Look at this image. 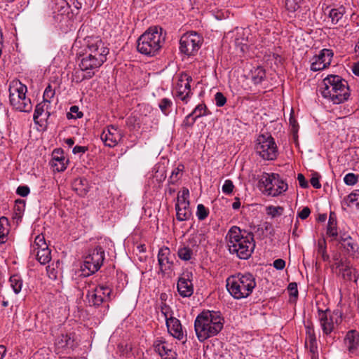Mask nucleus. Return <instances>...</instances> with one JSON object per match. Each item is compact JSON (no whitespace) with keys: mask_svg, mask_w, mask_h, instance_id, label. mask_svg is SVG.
Listing matches in <instances>:
<instances>
[{"mask_svg":"<svg viewBox=\"0 0 359 359\" xmlns=\"http://www.w3.org/2000/svg\"><path fill=\"white\" fill-rule=\"evenodd\" d=\"M86 54L92 55L95 58H102V63L107 60L109 53V48L98 36H88L86 38Z\"/></svg>","mask_w":359,"mask_h":359,"instance_id":"11","label":"nucleus"},{"mask_svg":"<svg viewBox=\"0 0 359 359\" xmlns=\"http://www.w3.org/2000/svg\"><path fill=\"white\" fill-rule=\"evenodd\" d=\"M83 115V113L79 111V107L74 105L70 107V111L67 114V117L68 119L80 118Z\"/></svg>","mask_w":359,"mask_h":359,"instance_id":"48","label":"nucleus"},{"mask_svg":"<svg viewBox=\"0 0 359 359\" xmlns=\"http://www.w3.org/2000/svg\"><path fill=\"white\" fill-rule=\"evenodd\" d=\"M189 191L187 188L184 187L182 190L178 193L175 205L189 206Z\"/></svg>","mask_w":359,"mask_h":359,"instance_id":"35","label":"nucleus"},{"mask_svg":"<svg viewBox=\"0 0 359 359\" xmlns=\"http://www.w3.org/2000/svg\"><path fill=\"white\" fill-rule=\"evenodd\" d=\"M311 213V210L309 207H304L299 213L298 217L302 219H306L308 218Z\"/></svg>","mask_w":359,"mask_h":359,"instance_id":"61","label":"nucleus"},{"mask_svg":"<svg viewBox=\"0 0 359 359\" xmlns=\"http://www.w3.org/2000/svg\"><path fill=\"white\" fill-rule=\"evenodd\" d=\"M326 241L324 238L318 241V254L321 256L323 261L329 260V255L327 253Z\"/></svg>","mask_w":359,"mask_h":359,"instance_id":"41","label":"nucleus"},{"mask_svg":"<svg viewBox=\"0 0 359 359\" xmlns=\"http://www.w3.org/2000/svg\"><path fill=\"white\" fill-rule=\"evenodd\" d=\"M341 245L346 250V251L351 255H355L357 251V244L353 242L351 237L350 238V241H345Z\"/></svg>","mask_w":359,"mask_h":359,"instance_id":"47","label":"nucleus"},{"mask_svg":"<svg viewBox=\"0 0 359 359\" xmlns=\"http://www.w3.org/2000/svg\"><path fill=\"white\" fill-rule=\"evenodd\" d=\"M347 200L349 203H356V205H359V190H355L347 196Z\"/></svg>","mask_w":359,"mask_h":359,"instance_id":"56","label":"nucleus"},{"mask_svg":"<svg viewBox=\"0 0 359 359\" xmlns=\"http://www.w3.org/2000/svg\"><path fill=\"white\" fill-rule=\"evenodd\" d=\"M259 187L262 191L272 196H277L287 190L288 186L276 173H264L259 181Z\"/></svg>","mask_w":359,"mask_h":359,"instance_id":"7","label":"nucleus"},{"mask_svg":"<svg viewBox=\"0 0 359 359\" xmlns=\"http://www.w3.org/2000/svg\"><path fill=\"white\" fill-rule=\"evenodd\" d=\"M177 255L182 260L189 261L192 258L193 250L188 246H184L178 249Z\"/></svg>","mask_w":359,"mask_h":359,"instance_id":"40","label":"nucleus"},{"mask_svg":"<svg viewBox=\"0 0 359 359\" xmlns=\"http://www.w3.org/2000/svg\"><path fill=\"white\" fill-rule=\"evenodd\" d=\"M104 259V249L97 245L95 248L90 250L88 255L85 257L83 264L81 266L83 273L88 271L86 273H83L84 276H88L97 271L103 264Z\"/></svg>","mask_w":359,"mask_h":359,"instance_id":"8","label":"nucleus"},{"mask_svg":"<svg viewBox=\"0 0 359 359\" xmlns=\"http://www.w3.org/2000/svg\"><path fill=\"white\" fill-rule=\"evenodd\" d=\"M27 86L20 81H13L9 87V101L11 105L17 111L29 112L32 104L29 98L26 97Z\"/></svg>","mask_w":359,"mask_h":359,"instance_id":"6","label":"nucleus"},{"mask_svg":"<svg viewBox=\"0 0 359 359\" xmlns=\"http://www.w3.org/2000/svg\"><path fill=\"white\" fill-rule=\"evenodd\" d=\"M176 218L178 221H187L191 215L189 206L175 205Z\"/></svg>","mask_w":359,"mask_h":359,"instance_id":"27","label":"nucleus"},{"mask_svg":"<svg viewBox=\"0 0 359 359\" xmlns=\"http://www.w3.org/2000/svg\"><path fill=\"white\" fill-rule=\"evenodd\" d=\"M316 339L313 327L309 326L306 327V342L316 343Z\"/></svg>","mask_w":359,"mask_h":359,"instance_id":"51","label":"nucleus"},{"mask_svg":"<svg viewBox=\"0 0 359 359\" xmlns=\"http://www.w3.org/2000/svg\"><path fill=\"white\" fill-rule=\"evenodd\" d=\"M161 311L162 314L163 315V316L165 317V321L170 316H172V313H171L172 311H170V308L168 306H167L166 304H163V306H161Z\"/></svg>","mask_w":359,"mask_h":359,"instance_id":"60","label":"nucleus"},{"mask_svg":"<svg viewBox=\"0 0 359 359\" xmlns=\"http://www.w3.org/2000/svg\"><path fill=\"white\" fill-rule=\"evenodd\" d=\"M103 65L102 58H95L92 55H83L79 63V67L82 72H95Z\"/></svg>","mask_w":359,"mask_h":359,"instance_id":"18","label":"nucleus"},{"mask_svg":"<svg viewBox=\"0 0 359 359\" xmlns=\"http://www.w3.org/2000/svg\"><path fill=\"white\" fill-rule=\"evenodd\" d=\"M215 100L216 105L217 107H222L226 102V98L225 96L220 92H218L215 95Z\"/></svg>","mask_w":359,"mask_h":359,"instance_id":"55","label":"nucleus"},{"mask_svg":"<svg viewBox=\"0 0 359 359\" xmlns=\"http://www.w3.org/2000/svg\"><path fill=\"white\" fill-rule=\"evenodd\" d=\"M319 177L320 176L316 173L313 175L310 180L311 184L316 189H320L321 187V184L319 182Z\"/></svg>","mask_w":359,"mask_h":359,"instance_id":"59","label":"nucleus"},{"mask_svg":"<svg viewBox=\"0 0 359 359\" xmlns=\"http://www.w3.org/2000/svg\"><path fill=\"white\" fill-rule=\"evenodd\" d=\"M14 206V217L15 219H21L25 208V201L22 199H17Z\"/></svg>","mask_w":359,"mask_h":359,"instance_id":"36","label":"nucleus"},{"mask_svg":"<svg viewBox=\"0 0 359 359\" xmlns=\"http://www.w3.org/2000/svg\"><path fill=\"white\" fill-rule=\"evenodd\" d=\"M344 183L349 186L355 184L358 181V175L354 173H348L344 178Z\"/></svg>","mask_w":359,"mask_h":359,"instance_id":"50","label":"nucleus"},{"mask_svg":"<svg viewBox=\"0 0 359 359\" xmlns=\"http://www.w3.org/2000/svg\"><path fill=\"white\" fill-rule=\"evenodd\" d=\"M162 31L163 29L160 27H149L138 38L137 50L145 55H155L165 42V36L162 35Z\"/></svg>","mask_w":359,"mask_h":359,"instance_id":"5","label":"nucleus"},{"mask_svg":"<svg viewBox=\"0 0 359 359\" xmlns=\"http://www.w3.org/2000/svg\"><path fill=\"white\" fill-rule=\"evenodd\" d=\"M226 287L229 294L236 299L246 298L256 286L255 278L250 273H238L229 277Z\"/></svg>","mask_w":359,"mask_h":359,"instance_id":"4","label":"nucleus"},{"mask_svg":"<svg viewBox=\"0 0 359 359\" xmlns=\"http://www.w3.org/2000/svg\"><path fill=\"white\" fill-rule=\"evenodd\" d=\"M209 215V210L203 204L197 205L196 216L201 221L204 220Z\"/></svg>","mask_w":359,"mask_h":359,"instance_id":"46","label":"nucleus"},{"mask_svg":"<svg viewBox=\"0 0 359 359\" xmlns=\"http://www.w3.org/2000/svg\"><path fill=\"white\" fill-rule=\"evenodd\" d=\"M251 74L252 81L256 85L261 83L266 78V72L261 67H257L252 70Z\"/></svg>","mask_w":359,"mask_h":359,"instance_id":"30","label":"nucleus"},{"mask_svg":"<svg viewBox=\"0 0 359 359\" xmlns=\"http://www.w3.org/2000/svg\"><path fill=\"white\" fill-rule=\"evenodd\" d=\"M327 234L333 238V239H337L338 236L337 228V220L334 213H330V218L328 221V224L327 227Z\"/></svg>","mask_w":359,"mask_h":359,"instance_id":"29","label":"nucleus"},{"mask_svg":"<svg viewBox=\"0 0 359 359\" xmlns=\"http://www.w3.org/2000/svg\"><path fill=\"white\" fill-rule=\"evenodd\" d=\"M202 41V37L196 32H188L181 37L180 49L185 55H194L201 48Z\"/></svg>","mask_w":359,"mask_h":359,"instance_id":"10","label":"nucleus"},{"mask_svg":"<svg viewBox=\"0 0 359 359\" xmlns=\"http://www.w3.org/2000/svg\"><path fill=\"white\" fill-rule=\"evenodd\" d=\"M323 97L330 100L334 104L342 103L350 96L347 81L338 75H328L323 79Z\"/></svg>","mask_w":359,"mask_h":359,"instance_id":"3","label":"nucleus"},{"mask_svg":"<svg viewBox=\"0 0 359 359\" xmlns=\"http://www.w3.org/2000/svg\"><path fill=\"white\" fill-rule=\"evenodd\" d=\"M59 348L74 349L77 344L72 334H61L55 342Z\"/></svg>","mask_w":359,"mask_h":359,"instance_id":"24","label":"nucleus"},{"mask_svg":"<svg viewBox=\"0 0 359 359\" xmlns=\"http://www.w3.org/2000/svg\"><path fill=\"white\" fill-rule=\"evenodd\" d=\"M346 343L348 344V349L353 352L359 344V334L355 330L348 331L345 338Z\"/></svg>","mask_w":359,"mask_h":359,"instance_id":"26","label":"nucleus"},{"mask_svg":"<svg viewBox=\"0 0 359 359\" xmlns=\"http://www.w3.org/2000/svg\"><path fill=\"white\" fill-rule=\"evenodd\" d=\"M166 325L168 332L178 340H182L184 338L182 326L180 321L172 316H170L166 320Z\"/></svg>","mask_w":359,"mask_h":359,"instance_id":"19","label":"nucleus"},{"mask_svg":"<svg viewBox=\"0 0 359 359\" xmlns=\"http://www.w3.org/2000/svg\"><path fill=\"white\" fill-rule=\"evenodd\" d=\"M346 13V8L343 6H340L337 8H331L329 11L328 18L330 19L332 25H337L339 27H343L346 22V17L344 14Z\"/></svg>","mask_w":359,"mask_h":359,"instance_id":"21","label":"nucleus"},{"mask_svg":"<svg viewBox=\"0 0 359 359\" xmlns=\"http://www.w3.org/2000/svg\"><path fill=\"white\" fill-rule=\"evenodd\" d=\"M183 165H179L177 168H175L170 177V182L172 184H175L180 179V174L182 171Z\"/></svg>","mask_w":359,"mask_h":359,"instance_id":"53","label":"nucleus"},{"mask_svg":"<svg viewBox=\"0 0 359 359\" xmlns=\"http://www.w3.org/2000/svg\"><path fill=\"white\" fill-rule=\"evenodd\" d=\"M259 230H261L259 239H262L265 236V233L271 236H273L275 234L273 226L272 224L269 222H264L262 225H258V231Z\"/></svg>","mask_w":359,"mask_h":359,"instance_id":"32","label":"nucleus"},{"mask_svg":"<svg viewBox=\"0 0 359 359\" xmlns=\"http://www.w3.org/2000/svg\"><path fill=\"white\" fill-rule=\"evenodd\" d=\"M68 160L64 156L63 151L55 149L53 152L51 165L57 172H62L67 168Z\"/></svg>","mask_w":359,"mask_h":359,"instance_id":"20","label":"nucleus"},{"mask_svg":"<svg viewBox=\"0 0 359 359\" xmlns=\"http://www.w3.org/2000/svg\"><path fill=\"white\" fill-rule=\"evenodd\" d=\"M72 189L80 196H85L89 191L88 182L86 178L75 179L72 184Z\"/></svg>","mask_w":359,"mask_h":359,"instance_id":"23","label":"nucleus"},{"mask_svg":"<svg viewBox=\"0 0 359 359\" xmlns=\"http://www.w3.org/2000/svg\"><path fill=\"white\" fill-rule=\"evenodd\" d=\"M175 255H172L168 247L161 248L158 253V262L162 273L171 270L174 264Z\"/></svg>","mask_w":359,"mask_h":359,"instance_id":"17","label":"nucleus"},{"mask_svg":"<svg viewBox=\"0 0 359 359\" xmlns=\"http://www.w3.org/2000/svg\"><path fill=\"white\" fill-rule=\"evenodd\" d=\"M333 55V51L330 49L324 48L321 50L318 55L313 56L311 59V70L318 72L329 67Z\"/></svg>","mask_w":359,"mask_h":359,"instance_id":"14","label":"nucleus"},{"mask_svg":"<svg viewBox=\"0 0 359 359\" xmlns=\"http://www.w3.org/2000/svg\"><path fill=\"white\" fill-rule=\"evenodd\" d=\"M48 248L45 238L43 235H38L34 240V243L33 245V250L36 251L38 249L46 248Z\"/></svg>","mask_w":359,"mask_h":359,"instance_id":"44","label":"nucleus"},{"mask_svg":"<svg viewBox=\"0 0 359 359\" xmlns=\"http://www.w3.org/2000/svg\"><path fill=\"white\" fill-rule=\"evenodd\" d=\"M287 290L290 292V296L297 297L298 296V290H297V284L294 282L290 283L288 285Z\"/></svg>","mask_w":359,"mask_h":359,"instance_id":"57","label":"nucleus"},{"mask_svg":"<svg viewBox=\"0 0 359 359\" xmlns=\"http://www.w3.org/2000/svg\"><path fill=\"white\" fill-rule=\"evenodd\" d=\"M111 292L112 290L110 287L99 285L93 287L92 291L88 290L86 296L90 304L95 306H99L103 302L111 300Z\"/></svg>","mask_w":359,"mask_h":359,"instance_id":"12","label":"nucleus"},{"mask_svg":"<svg viewBox=\"0 0 359 359\" xmlns=\"http://www.w3.org/2000/svg\"><path fill=\"white\" fill-rule=\"evenodd\" d=\"M9 221L6 217H0V244L5 243L6 237L9 232Z\"/></svg>","mask_w":359,"mask_h":359,"instance_id":"28","label":"nucleus"},{"mask_svg":"<svg viewBox=\"0 0 359 359\" xmlns=\"http://www.w3.org/2000/svg\"><path fill=\"white\" fill-rule=\"evenodd\" d=\"M155 351L163 359H176L177 353L168 348L165 341H158L154 345Z\"/></svg>","mask_w":359,"mask_h":359,"instance_id":"25","label":"nucleus"},{"mask_svg":"<svg viewBox=\"0 0 359 359\" xmlns=\"http://www.w3.org/2000/svg\"><path fill=\"white\" fill-rule=\"evenodd\" d=\"M273 266L278 270H282L285 266V262L282 259H277L273 262Z\"/></svg>","mask_w":359,"mask_h":359,"instance_id":"62","label":"nucleus"},{"mask_svg":"<svg viewBox=\"0 0 359 359\" xmlns=\"http://www.w3.org/2000/svg\"><path fill=\"white\" fill-rule=\"evenodd\" d=\"M9 282L14 292L18 294L22 287V280L21 277L18 274H14L10 277Z\"/></svg>","mask_w":359,"mask_h":359,"instance_id":"33","label":"nucleus"},{"mask_svg":"<svg viewBox=\"0 0 359 359\" xmlns=\"http://www.w3.org/2000/svg\"><path fill=\"white\" fill-rule=\"evenodd\" d=\"M172 102L168 98H163L158 104L161 111L163 114L168 115L169 114V109L172 107Z\"/></svg>","mask_w":359,"mask_h":359,"instance_id":"43","label":"nucleus"},{"mask_svg":"<svg viewBox=\"0 0 359 359\" xmlns=\"http://www.w3.org/2000/svg\"><path fill=\"white\" fill-rule=\"evenodd\" d=\"M233 188L234 185L232 181L226 180L222 186V191L226 194H231L233 192Z\"/></svg>","mask_w":359,"mask_h":359,"instance_id":"54","label":"nucleus"},{"mask_svg":"<svg viewBox=\"0 0 359 359\" xmlns=\"http://www.w3.org/2000/svg\"><path fill=\"white\" fill-rule=\"evenodd\" d=\"M176 97L185 103H187L189 99V94L184 93V83H181L179 79L176 85Z\"/></svg>","mask_w":359,"mask_h":359,"instance_id":"38","label":"nucleus"},{"mask_svg":"<svg viewBox=\"0 0 359 359\" xmlns=\"http://www.w3.org/2000/svg\"><path fill=\"white\" fill-rule=\"evenodd\" d=\"M255 150L264 160H273L278 155V148L274 139L267 133L258 136Z\"/></svg>","mask_w":359,"mask_h":359,"instance_id":"9","label":"nucleus"},{"mask_svg":"<svg viewBox=\"0 0 359 359\" xmlns=\"http://www.w3.org/2000/svg\"><path fill=\"white\" fill-rule=\"evenodd\" d=\"M46 103V102H44V101H43L42 102L36 104L33 116V118L35 123H38V118L44 112Z\"/></svg>","mask_w":359,"mask_h":359,"instance_id":"49","label":"nucleus"},{"mask_svg":"<svg viewBox=\"0 0 359 359\" xmlns=\"http://www.w3.org/2000/svg\"><path fill=\"white\" fill-rule=\"evenodd\" d=\"M248 31L245 29L236 28L234 35L235 46L240 49L242 53L245 52L248 48Z\"/></svg>","mask_w":359,"mask_h":359,"instance_id":"22","label":"nucleus"},{"mask_svg":"<svg viewBox=\"0 0 359 359\" xmlns=\"http://www.w3.org/2000/svg\"><path fill=\"white\" fill-rule=\"evenodd\" d=\"M123 137L122 131L112 125L104 129L101 134L102 140L109 147H115L121 140Z\"/></svg>","mask_w":359,"mask_h":359,"instance_id":"15","label":"nucleus"},{"mask_svg":"<svg viewBox=\"0 0 359 359\" xmlns=\"http://www.w3.org/2000/svg\"><path fill=\"white\" fill-rule=\"evenodd\" d=\"M207 114V107L204 104H199L197 105L194 111L188 115V118H191V117L196 118V120L201 116H205Z\"/></svg>","mask_w":359,"mask_h":359,"instance_id":"39","label":"nucleus"},{"mask_svg":"<svg viewBox=\"0 0 359 359\" xmlns=\"http://www.w3.org/2000/svg\"><path fill=\"white\" fill-rule=\"evenodd\" d=\"M36 251V259L41 264H46L50 261V250L48 248L38 249Z\"/></svg>","mask_w":359,"mask_h":359,"instance_id":"31","label":"nucleus"},{"mask_svg":"<svg viewBox=\"0 0 359 359\" xmlns=\"http://www.w3.org/2000/svg\"><path fill=\"white\" fill-rule=\"evenodd\" d=\"M266 211L268 215L271 216V217L274 218L278 216L282 215L284 211V208L281 206H273L269 205L266 208Z\"/></svg>","mask_w":359,"mask_h":359,"instance_id":"42","label":"nucleus"},{"mask_svg":"<svg viewBox=\"0 0 359 359\" xmlns=\"http://www.w3.org/2000/svg\"><path fill=\"white\" fill-rule=\"evenodd\" d=\"M329 310H318V316L323 332L325 334H330L335 328V325L341 322V315L338 312H333L332 315L328 316Z\"/></svg>","mask_w":359,"mask_h":359,"instance_id":"13","label":"nucleus"},{"mask_svg":"<svg viewBox=\"0 0 359 359\" xmlns=\"http://www.w3.org/2000/svg\"><path fill=\"white\" fill-rule=\"evenodd\" d=\"M226 238L229 252L231 254H236L240 259H248L255 250V242L253 233L249 232L244 235L242 230L236 226L230 228Z\"/></svg>","mask_w":359,"mask_h":359,"instance_id":"1","label":"nucleus"},{"mask_svg":"<svg viewBox=\"0 0 359 359\" xmlns=\"http://www.w3.org/2000/svg\"><path fill=\"white\" fill-rule=\"evenodd\" d=\"M297 180L299 181V186L302 188H307L309 187L308 182L303 174L299 173L297 175Z\"/></svg>","mask_w":359,"mask_h":359,"instance_id":"63","label":"nucleus"},{"mask_svg":"<svg viewBox=\"0 0 359 359\" xmlns=\"http://www.w3.org/2000/svg\"><path fill=\"white\" fill-rule=\"evenodd\" d=\"M191 272L183 273L177 281V291L182 297H189L194 292V285L191 281Z\"/></svg>","mask_w":359,"mask_h":359,"instance_id":"16","label":"nucleus"},{"mask_svg":"<svg viewBox=\"0 0 359 359\" xmlns=\"http://www.w3.org/2000/svg\"><path fill=\"white\" fill-rule=\"evenodd\" d=\"M29 188L27 186H20L17 188L16 194L20 196L25 197L29 194Z\"/></svg>","mask_w":359,"mask_h":359,"instance_id":"58","label":"nucleus"},{"mask_svg":"<svg viewBox=\"0 0 359 359\" xmlns=\"http://www.w3.org/2000/svg\"><path fill=\"white\" fill-rule=\"evenodd\" d=\"M350 238H351V236H349L348 234H347L346 233H341L339 238L337 236V239H335V240L337 241L339 243L342 244L345 241H350Z\"/></svg>","mask_w":359,"mask_h":359,"instance_id":"64","label":"nucleus"},{"mask_svg":"<svg viewBox=\"0 0 359 359\" xmlns=\"http://www.w3.org/2000/svg\"><path fill=\"white\" fill-rule=\"evenodd\" d=\"M95 75V72L88 71L82 72L81 69L76 70L73 74V79L76 83H80L86 79H90Z\"/></svg>","mask_w":359,"mask_h":359,"instance_id":"34","label":"nucleus"},{"mask_svg":"<svg viewBox=\"0 0 359 359\" xmlns=\"http://www.w3.org/2000/svg\"><path fill=\"white\" fill-rule=\"evenodd\" d=\"M302 0H285V7L290 12H294L300 8Z\"/></svg>","mask_w":359,"mask_h":359,"instance_id":"45","label":"nucleus"},{"mask_svg":"<svg viewBox=\"0 0 359 359\" xmlns=\"http://www.w3.org/2000/svg\"><path fill=\"white\" fill-rule=\"evenodd\" d=\"M55 95V90L52 88V86L49 84L45 89L43 93V98L44 102L50 103V99L52 98Z\"/></svg>","mask_w":359,"mask_h":359,"instance_id":"52","label":"nucleus"},{"mask_svg":"<svg viewBox=\"0 0 359 359\" xmlns=\"http://www.w3.org/2000/svg\"><path fill=\"white\" fill-rule=\"evenodd\" d=\"M223 325V318L213 311L201 312L194 322L196 334L200 341L217 335L222 330Z\"/></svg>","mask_w":359,"mask_h":359,"instance_id":"2","label":"nucleus"},{"mask_svg":"<svg viewBox=\"0 0 359 359\" xmlns=\"http://www.w3.org/2000/svg\"><path fill=\"white\" fill-rule=\"evenodd\" d=\"M179 79L181 83H184V93L189 94L190 97L192 95L190 85L191 82L192 81V77L188 75L187 73L182 72L180 74Z\"/></svg>","mask_w":359,"mask_h":359,"instance_id":"37","label":"nucleus"}]
</instances>
